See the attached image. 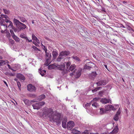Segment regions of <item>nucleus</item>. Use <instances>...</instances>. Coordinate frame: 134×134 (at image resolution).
Returning a JSON list of instances; mask_svg holds the SVG:
<instances>
[{"instance_id":"obj_1","label":"nucleus","mask_w":134,"mask_h":134,"mask_svg":"<svg viewBox=\"0 0 134 134\" xmlns=\"http://www.w3.org/2000/svg\"><path fill=\"white\" fill-rule=\"evenodd\" d=\"M98 98H94L90 103H88L85 105V107L86 109L87 112L88 113H90L92 111V109L90 108L91 104L92 105L96 108H97L99 105L98 104L99 101H98Z\"/></svg>"},{"instance_id":"obj_64","label":"nucleus","mask_w":134,"mask_h":134,"mask_svg":"<svg viewBox=\"0 0 134 134\" xmlns=\"http://www.w3.org/2000/svg\"><path fill=\"white\" fill-rule=\"evenodd\" d=\"M14 80L17 81V79H14Z\"/></svg>"},{"instance_id":"obj_26","label":"nucleus","mask_w":134,"mask_h":134,"mask_svg":"<svg viewBox=\"0 0 134 134\" xmlns=\"http://www.w3.org/2000/svg\"><path fill=\"white\" fill-rule=\"evenodd\" d=\"M40 108H41L42 106L45 104V102H40L38 103Z\"/></svg>"},{"instance_id":"obj_12","label":"nucleus","mask_w":134,"mask_h":134,"mask_svg":"<svg viewBox=\"0 0 134 134\" xmlns=\"http://www.w3.org/2000/svg\"><path fill=\"white\" fill-rule=\"evenodd\" d=\"M8 63L9 62L7 60H1L0 61V66H3L6 64H8Z\"/></svg>"},{"instance_id":"obj_39","label":"nucleus","mask_w":134,"mask_h":134,"mask_svg":"<svg viewBox=\"0 0 134 134\" xmlns=\"http://www.w3.org/2000/svg\"><path fill=\"white\" fill-rule=\"evenodd\" d=\"M62 59H64L62 58V57L59 55L57 58V61L58 62H60Z\"/></svg>"},{"instance_id":"obj_63","label":"nucleus","mask_w":134,"mask_h":134,"mask_svg":"<svg viewBox=\"0 0 134 134\" xmlns=\"http://www.w3.org/2000/svg\"><path fill=\"white\" fill-rule=\"evenodd\" d=\"M4 32V30H2L1 31V32L2 33H3Z\"/></svg>"},{"instance_id":"obj_46","label":"nucleus","mask_w":134,"mask_h":134,"mask_svg":"<svg viewBox=\"0 0 134 134\" xmlns=\"http://www.w3.org/2000/svg\"><path fill=\"white\" fill-rule=\"evenodd\" d=\"M10 32L11 34V35L13 37L14 36H15V35L13 31L12 30H10Z\"/></svg>"},{"instance_id":"obj_62","label":"nucleus","mask_w":134,"mask_h":134,"mask_svg":"<svg viewBox=\"0 0 134 134\" xmlns=\"http://www.w3.org/2000/svg\"><path fill=\"white\" fill-rule=\"evenodd\" d=\"M104 66H105V68H106L107 69H108V68H107V65H104Z\"/></svg>"},{"instance_id":"obj_43","label":"nucleus","mask_w":134,"mask_h":134,"mask_svg":"<svg viewBox=\"0 0 134 134\" xmlns=\"http://www.w3.org/2000/svg\"><path fill=\"white\" fill-rule=\"evenodd\" d=\"M32 39L33 40H34L35 41L36 40L37 38V37L35 36V35L34 34H32Z\"/></svg>"},{"instance_id":"obj_30","label":"nucleus","mask_w":134,"mask_h":134,"mask_svg":"<svg viewBox=\"0 0 134 134\" xmlns=\"http://www.w3.org/2000/svg\"><path fill=\"white\" fill-rule=\"evenodd\" d=\"M100 113L101 114H103L106 111L105 109L104 108H100Z\"/></svg>"},{"instance_id":"obj_16","label":"nucleus","mask_w":134,"mask_h":134,"mask_svg":"<svg viewBox=\"0 0 134 134\" xmlns=\"http://www.w3.org/2000/svg\"><path fill=\"white\" fill-rule=\"evenodd\" d=\"M75 65L74 64L72 65L69 68L68 70H67V71H72L74 70L75 68Z\"/></svg>"},{"instance_id":"obj_10","label":"nucleus","mask_w":134,"mask_h":134,"mask_svg":"<svg viewBox=\"0 0 134 134\" xmlns=\"http://www.w3.org/2000/svg\"><path fill=\"white\" fill-rule=\"evenodd\" d=\"M16 77L20 80H24L25 79V77L22 74L18 73L16 75Z\"/></svg>"},{"instance_id":"obj_59","label":"nucleus","mask_w":134,"mask_h":134,"mask_svg":"<svg viewBox=\"0 0 134 134\" xmlns=\"http://www.w3.org/2000/svg\"><path fill=\"white\" fill-rule=\"evenodd\" d=\"M129 24H130L129 23H126V26L125 27H127V26H129Z\"/></svg>"},{"instance_id":"obj_22","label":"nucleus","mask_w":134,"mask_h":134,"mask_svg":"<svg viewBox=\"0 0 134 134\" xmlns=\"http://www.w3.org/2000/svg\"><path fill=\"white\" fill-rule=\"evenodd\" d=\"M20 36L21 38H24L25 40L27 39V37H26V35L22 33L20 35Z\"/></svg>"},{"instance_id":"obj_47","label":"nucleus","mask_w":134,"mask_h":134,"mask_svg":"<svg viewBox=\"0 0 134 134\" xmlns=\"http://www.w3.org/2000/svg\"><path fill=\"white\" fill-rule=\"evenodd\" d=\"M110 106V110H116L114 107L113 106L111 105Z\"/></svg>"},{"instance_id":"obj_42","label":"nucleus","mask_w":134,"mask_h":134,"mask_svg":"<svg viewBox=\"0 0 134 134\" xmlns=\"http://www.w3.org/2000/svg\"><path fill=\"white\" fill-rule=\"evenodd\" d=\"M121 112V109L120 108H119L118 111L117 112L116 115L119 116L120 115Z\"/></svg>"},{"instance_id":"obj_53","label":"nucleus","mask_w":134,"mask_h":134,"mask_svg":"<svg viewBox=\"0 0 134 134\" xmlns=\"http://www.w3.org/2000/svg\"><path fill=\"white\" fill-rule=\"evenodd\" d=\"M75 73L74 72H74H72V73L70 74V76H72L73 75H75Z\"/></svg>"},{"instance_id":"obj_55","label":"nucleus","mask_w":134,"mask_h":134,"mask_svg":"<svg viewBox=\"0 0 134 134\" xmlns=\"http://www.w3.org/2000/svg\"><path fill=\"white\" fill-rule=\"evenodd\" d=\"M92 75H93L94 76H95L97 75L96 72H93L92 73Z\"/></svg>"},{"instance_id":"obj_57","label":"nucleus","mask_w":134,"mask_h":134,"mask_svg":"<svg viewBox=\"0 0 134 134\" xmlns=\"http://www.w3.org/2000/svg\"><path fill=\"white\" fill-rule=\"evenodd\" d=\"M35 41H36L37 42V43H40V41L37 38L36 39V40H35Z\"/></svg>"},{"instance_id":"obj_18","label":"nucleus","mask_w":134,"mask_h":134,"mask_svg":"<svg viewBox=\"0 0 134 134\" xmlns=\"http://www.w3.org/2000/svg\"><path fill=\"white\" fill-rule=\"evenodd\" d=\"M72 133L75 134H80L81 133L80 131L76 130L75 129H73L72 130Z\"/></svg>"},{"instance_id":"obj_35","label":"nucleus","mask_w":134,"mask_h":134,"mask_svg":"<svg viewBox=\"0 0 134 134\" xmlns=\"http://www.w3.org/2000/svg\"><path fill=\"white\" fill-rule=\"evenodd\" d=\"M125 28L127 29L128 30L131 31H134V30L130 26H127V27H126Z\"/></svg>"},{"instance_id":"obj_25","label":"nucleus","mask_w":134,"mask_h":134,"mask_svg":"<svg viewBox=\"0 0 134 134\" xmlns=\"http://www.w3.org/2000/svg\"><path fill=\"white\" fill-rule=\"evenodd\" d=\"M45 96L44 94H42L38 98V99L40 100H41L45 98Z\"/></svg>"},{"instance_id":"obj_13","label":"nucleus","mask_w":134,"mask_h":134,"mask_svg":"<svg viewBox=\"0 0 134 134\" xmlns=\"http://www.w3.org/2000/svg\"><path fill=\"white\" fill-rule=\"evenodd\" d=\"M118 131V129L117 126L115 127L113 131L109 133L110 134H116Z\"/></svg>"},{"instance_id":"obj_31","label":"nucleus","mask_w":134,"mask_h":134,"mask_svg":"<svg viewBox=\"0 0 134 134\" xmlns=\"http://www.w3.org/2000/svg\"><path fill=\"white\" fill-rule=\"evenodd\" d=\"M19 19L23 22H24L26 21V19L24 18L23 17H20Z\"/></svg>"},{"instance_id":"obj_21","label":"nucleus","mask_w":134,"mask_h":134,"mask_svg":"<svg viewBox=\"0 0 134 134\" xmlns=\"http://www.w3.org/2000/svg\"><path fill=\"white\" fill-rule=\"evenodd\" d=\"M91 65H89L88 64H87L85 65L84 68L85 69L90 70L92 68L91 66Z\"/></svg>"},{"instance_id":"obj_60","label":"nucleus","mask_w":134,"mask_h":134,"mask_svg":"<svg viewBox=\"0 0 134 134\" xmlns=\"http://www.w3.org/2000/svg\"><path fill=\"white\" fill-rule=\"evenodd\" d=\"M27 40L29 42H31L32 41V40L31 39V40H30L28 39V38H27V40Z\"/></svg>"},{"instance_id":"obj_28","label":"nucleus","mask_w":134,"mask_h":134,"mask_svg":"<svg viewBox=\"0 0 134 134\" xmlns=\"http://www.w3.org/2000/svg\"><path fill=\"white\" fill-rule=\"evenodd\" d=\"M3 10L4 13L5 14H9L10 13V12L9 10L5 9H3Z\"/></svg>"},{"instance_id":"obj_15","label":"nucleus","mask_w":134,"mask_h":134,"mask_svg":"<svg viewBox=\"0 0 134 134\" xmlns=\"http://www.w3.org/2000/svg\"><path fill=\"white\" fill-rule=\"evenodd\" d=\"M34 109H35L38 110L40 109V106L38 103H35V104H33L32 105Z\"/></svg>"},{"instance_id":"obj_40","label":"nucleus","mask_w":134,"mask_h":134,"mask_svg":"<svg viewBox=\"0 0 134 134\" xmlns=\"http://www.w3.org/2000/svg\"><path fill=\"white\" fill-rule=\"evenodd\" d=\"M71 57L73 59L78 61H79L80 60L76 56H73Z\"/></svg>"},{"instance_id":"obj_61","label":"nucleus","mask_w":134,"mask_h":134,"mask_svg":"<svg viewBox=\"0 0 134 134\" xmlns=\"http://www.w3.org/2000/svg\"><path fill=\"white\" fill-rule=\"evenodd\" d=\"M122 3L124 4H125V5H126V4L127 3V2H125V1H124Z\"/></svg>"},{"instance_id":"obj_24","label":"nucleus","mask_w":134,"mask_h":134,"mask_svg":"<svg viewBox=\"0 0 134 134\" xmlns=\"http://www.w3.org/2000/svg\"><path fill=\"white\" fill-rule=\"evenodd\" d=\"M58 55V53L55 51H53L52 53L53 57L54 58H56Z\"/></svg>"},{"instance_id":"obj_49","label":"nucleus","mask_w":134,"mask_h":134,"mask_svg":"<svg viewBox=\"0 0 134 134\" xmlns=\"http://www.w3.org/2000/svg\"><path fill=\"white\" fill-rule=\"evenodd\" d=\"M9 23V24L8 25V27H9L10 26L12 27L13 26V24L12 22L11 21H10Z\"/></svg>"},{"instance_id":"obj_41","label":"nucleus","mask_w":134,"mask_h":134,"mask_svg":"<svg viewBox=\"0 0 134 134\" xmlns=\"http://www.w3.org/2000/svg\"><path fill=\"white\" fill-rule=\"evenodd\" d=\"M0 17L2 18H5L6 19L8 18V17L7 15L4 14H1Z\"/></svg>"},{"instance_id":"obj_14","label":"nucleus","mask_w":134,"mask_h":134,"mask_svg":"<svg viewBox=\"0 0 134 134\" xmlns=\"http://www.w3.org/2000/svg\"><path fill=\"white\" fill-rule=\"evenodd\" d=\"M81 74V71L80 70H79L77 71L75 74V77L76 78H78L79 77Z\"/></svg>"},{"instance_id":"obj_23","label":"nucleus","mask_w":134,"mask_h":134,"mask_svg":"<svg viewBox=\"0 0 134 134\" xmlns=\"http://www.w3.org/2000/svg\"><path fill=\"white\" fill-rule=\"evenodd\" d=\"M46 56L47 57V58H51V53H49V52H46Z\"/></svg>"},{"instance_id":"obj_50","label":"nucleus","mask_w":134,"mask_h":134,"mask_svg":"<svg viewBox=\"0 0 134 134\" xmlns=\"http://www.w3.org/2000/svg\"><path fill=\"white\" fill-rule=\"evenodd\" d=\"M5 21L7 23H9L10 21V20L8 19L7 18H6L5 19Z\"/></svg>"},{"instance_id":"obj_20","label":"nucleus","mask_w":134,"mask_h":134,"mask_svg":"<svg viewBox=\"0 0 134 134\" xmlns=\"http://www.w3.org/2000/svg\"><path fill=\"white\" fill-rule=\"evenodd\" d=\"M66 120L64 119L62 121V127L64 129H65L66 128Z\"/></svg>"},{"instance_id":"obj_6","label":"nucleus","mask_w":134,"mask_h":134,"mask_svg":"<svg viewBox=\"0 0 134 134\" xmlns=\"http://www.w3.org/2000/svg\"><path fill=\"white\" fill-rule=\"evenodd\" d=\"M74 126V122L72 121H70L68 122L67 128L69 130H71Z\"/></svg>"},{"instance_id":"obj_38","label":"nucleus","mask_w":134,"mask_h":134,"mask_svg":"<svg viewBox=\"0 0 134 134\" xmlns=\"http://www.w3.org/2000/svg\"><path fill=\"white\" fill-rule=\"evenodd\" d=\"M119 119V115H117L116 114L115 116H114V120L116 121H117Z\"/></svg>"},{"instance_id":"obj_8","label":"nucleus","mask_w":134,"mask_h":134,"mask_svg":"<svg viewBox=\"0 0 134 134\" xmlns=\"http://www.w3.org/2000/svg\"><path fill=\"white\" fill-rule=\"evenodd\" d=\"M96 83L98 86H103L106 84L107 81L105 80H102L97 82Z\"/></svg>"},{"instance_id":"obj_11","label":"nucleus","mask_w":134,"mask_h":134,"mask_svg":"<svg viewBox=\"0 0 134 134\" xmlns=\"http://www.w3.org/2000/svg\"><path fill=\"white\" fill-rule=\"evenodd\" d=\"M100 101L103 104H106L107 103H109L111 101L109 99H107L106 98L103 99L101 100Z\"/></svg>"},{"instance_id":"obj_58","label":"nucleus","mask_w":134,"mask_h":134,"mask_svg":"<svg viewBox=\"0 0 134 134\" xmlns=\"http://www.w3.org/2000/svg\"><path fill=\"white\" fill-rule=\"evenodd\" d=\"M3 81V82L5 84V85H6V86H7V87H8V85H7V83L6 82H5V81Z\"/></svg>"},{"instance_id":"obj_4","label":"nucleus","mask_w":134,"mask_h":134,"mask_svg":"<svg viewBox=\"0 0 134 134\" xmlns=\"http://www.w3.org/2000/svg\"><path fill=\"white\" fill-rule=\"evenodd\" d=\"M13 21L16 26L20 30H24L26 27V26L25 24L20 22L17 19L14 18Z\"/></svg>"},{"instance_id":"obj_33","label":"nucleus","mask_w":134,"mask_h":134,"mask_svg":"<svg viewBox=\"0 0 134 134\" xmlns=\"http://www.w3.org/2000/svg\"><path fill=\"white\" fill-rule=\"evenodd\" d=\"M71 63L70 62H68L66 63V67L67 69L66 70H68L70 66Z\"/></svg>"},{"instance_id":"obj_17","label":"nucleus","mask_w":134,"mask_h":134,"mask_svg":"<svg viewBox=\"0 0 134 134\" xmlns=\"http://www.w3.org/2000/svg\"><path fill=\"white\" fill-rule=\"evenodd\" d=\"M41 68L39 70V73H40V74L42 76H43L46 74V71L45 70H42L41 69Z\"/></svg>"},{"instance_id":"obj_36","label":"nucleus","mask_w":134,"mask_h":134,"mask_svg":"<svg viewBox=\"0 0 134 134\" xmlns=\"http://www.w3.org/2000/svg\"><path fill=\"white\" fill-rule=\"evenodd\" d=\"M15 40L16 42H19V38L17 37L15 35L13 37Z\"/></svg>"},{"instance_id":"obj_3","label":"nucleus","mask_w":134,"mask_h":134,"mask_svg":"<svg viewBox=\"0 0 134 134\" xmlns=\"http://www.w3.org/2000/svg\"><path fill=\"white\" fill-rule=\"evenodd\" d=\"M53 111L51 108L47 109L43 113V116L46 118L51 119L53 114Z\"/></svg>"},{"instance_id":"obj_37","label":"nucleus","mask_w":134,"mask_h":134,"mask_svg":"<svg viewBox=\"0 0 134 134\" xmlns=\"http://www.w3.org/2000/svg\"><path fill=\"white\" fill-rule=\"evenodd\" d=\"M23 101L26 104H27L28 103L29 100L26 99H24Z\"/></svg>"},{"instance_id":"obj_45","label":"nucleus","mask_w":134,"mask_h":134,"mask_svg":"<svg viewBox=\"0 0 134 134\" xmlns=\"http://www.w3.org/2000/svg\"><path fill=\"white\" fill-rule=\"evenodd\" d=\"M32 48L33 49H34L36 51H40V50H39L38 48L35 47V46H32Z\"/></svg>"},{"instance_id":"obj_34","label":"nucleus","mask_w":134,"mask_h":134,"mask_svg":"<svg viewBox=\"0 0 134 134\" xmlns=\"http://www.w3.org/2000/svg\"><path fill=\"white\" fill-rule=\"evenodd\" d=\"M100 88H101V87H98L94 89V90H92V91L93 93H94L97 91L98 90H99Z\"/></svg>"},{"instance_id":"obj_2","label":"nucleus","mask_w":134,"mask_h":134,"mask_svg":"<svg viewBox=\"0 0 134 134\" xmlns=\"http://www.w3.org/2000/svg\"><path fill=\"white\" fill-rule=\"evenodd\" d=\"M61 116L60 113L57 112H55L54 113H53L51 119H52L53 122H56L57 125H59L60 124L61 122Z\"/></svg>"},{"instance_id":"obj_7","label":"nucleus","mask_w":134,"mask_h":134,"mask_svg":"<svg viewBox=\"0 0 134 134\" xmlns=\"http://www.w3.org/2000/svg\"><path fill=\"white\" fill-rule=\"evenodd\" d=\"M27 90L30 92H34L35 91L36 88L34 86L31 84H30L27 86Z\"/></svg>"},{"instance_id":"obj_9","label":"nucleus","mask_w":134,"mask_h":134,"mask_svg":"<svg viewBox=\"0 0 134 134\" xmlns=\"http://www.w3.org/2000/svg\"><path fill=\"white\" fill-rule=\"evenodd\" d=\"M0 24L1 26H4L5 30L7 29V27L5 25L4 19L1 17H0Z\"/></svg>"},{"instance_id":"obj_19","label":"nucleus","mask_w":134,"mask_h":134,"mask_svg":"<svg viewBox=\"0 0 134 134\" xmlns=\"http://www.w3.org/2000/svg\"><path fill=\"white\" fill-rule=\"evenodd\" d=\"M57 66L55 65V64H51L48 66V68L49 69H54L56 68Z\"/></svg>"},{"instance_id":"obj_29","label":"nucleus","mask_w":134,"mask_h":134,"mask_svg":"<svg viewBox=\"0 0 134 134\" xmlns=\"http://www.w3.org/2000/svg\"><path fill=\"white\" fill-rule=\"evenodd\" d=\"M111 105H108L105 106V109L106 111L110 110V107Z\"/></svg>"},{"instance_id":"obj_48","label":"nucleus","mask_w":134,"mask_h":134,"mask_svg":"<svg viewBox=\"0 0 134 134\" xmlns=\"http://www.w3.org/2000/svg\"><path fill=\"white\" fill-rule=\"evenodd\" d=\"M82 134H89L88 131L87 130H85L82 133Z\"/></svg>"},{"instance_id":"obj_32","label":"nucleus","mask_w":134,"mask_h":134,"mask_svg":"<svg viewBox=\"0 0 134 134\" xmlns=\"http://www.w3.org/2000/svg\"><path fill=\"white\" fill-rule=\"evenodd\" d=\"M60 67L59 69L60 70H64L65 69V65L64 64L60 65Z\"/></svg>"},{"instance_id":"obj_52","label":"nucleus","mask_w":134,"mask_h":134,"mask_svg":"<svg viewBox=\"0 0 134 134\" xmlns=\"http://www.w3.org/2000/svg\"><path fill=\"white\" fill-rule=\"evenodd\" d=\"M43 46L44 47L43 49L44 50L45 52H47V48L44 46Z\"/></svg>"},{"instance_id":"obj_44","label":"nucleus","mask_w":134,"mask_h":134,"mask_svg":"<svg viewBox=\"0 0 134 134\" xmlns=\"http://www.w3.org/2000/svg\"><path fill=\"white\" fill-rule=\"evenodd\" d=\"M17 85L18 86L19 89L20 90L21 85L20 82L19 81H17Z\"/></svg>"},{"instance_id":"obj_27","label":"nucleus","mask_w":134,"mask_h":134,"mask_svg":"<svg viewBox=\"0 0 134 134\" xmlns=\"http://www.w3.org/2000/svg\"><path fill=\"white\" fill-rule=\"evenodd\" d=\"M51 58H47L46 59V65L47 66H48L49 64L50 63V59Z\"/></svg>"},{"instance_id":"obj_54","label":"nucleus","mask_w":134,"mask_h":134,"mask_svg":"<svg viewBox=\"0 0 134 134\" xmlns=\"http://www.w3.org/2000/svg\"><path fill=\"white\" fill-rule=\"evenodd\" d=\"M101 8L102 10V11H104L105 12H106V11H105V9L103 7H101Z\"/></svg>"},{"instance_id":"obj_51","label":"nucleus","mask_w":134,"mask_h":134,"mask_svg":"<svg viewBox=\"0 0 134 134\" xmlns=\"http://www.w3.org/2000/svg\"><path fill=\"white\" fill-rule=\"evenodd\" d=\"M120 27H122V28H125V26H124L122 24H121L120 25Z\"/></svg>"},{"instance_id":"obj_5","label":"nucleus","mask_w":134,"mask_h":134,"mask_svg":"<svg viewBox=\"0 0 134 134\" xmlns=\"http://www.w3.org/2000/svg\"><path fill=\"white\" fill-rule=\"evenodd\" d=\"M70 53L69 52L65 51L60 52L59 54V55L62 57V58L64 59Z\"/></svg>"},{"instance_id":"obj_56","label":"nucleus","mask_w":134,"mask_h":134,"mask_svg":"<svg viewBox=\"0 0 134 134\" xmlns=\"http://www.w3.org/2000/svg\"><path fill=\"white\" fill-rule=\"evenodd\" d=\"M8 66V67L9 68V69H10V70H12V68H11V66H10V65H9L8 64L7 65Z\"/></svg>"}]
</instances>
